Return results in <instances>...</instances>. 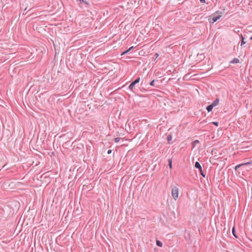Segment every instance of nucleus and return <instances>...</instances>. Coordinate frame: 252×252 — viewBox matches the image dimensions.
I'll use <instances>...</instances> for the list:
<instances>
[{
    "label": "nucleus",
    "mask_w": 252,
    "mask_h": 252,
    "mask_svg": "<svg viewBox=\"0 0 252 252\" xmlns=\"http://www.w3.org/2000/svg\"><path fill=\"white\" fill-rule=\"evenodd\" d=\"M171 194L175 200H177L179 197V189L177 186L172 187Z\"/></svg>",
    "instance_id": "f257e3e1"
},
{
    "label": "nucleus",
    "mask_w": 252,
    "mask_h": 252,
    "mask_svg": "<svg viewBox=\"0 0 252 252\" xmlns=\"http://www.w3.org/2000/svg\"><path fill=\"white\" fill-rule=\"evenodd\" d=\"M221 16V15L220 14H218L217 15H214L212 18H211V21L210 20V22H212L213 23L216 22L218 19H219L220 18V17ZM210 19H209V20H210Z\"/></svg>",
    "instance_id": "f03ea898"
},
{
    "label": "nucleus",
    "mask_w": 252,
    "mask_h": 252,
    "mask_svg": "<svg viewBox=\"0 0 252 252\" xmlns=\"http://www.w3.org/2000/svg\"><path fill=\"white\" fill-rule=\"evenodd\" d=\"M220 100L219 98H217L212 104L211 105L214 107L217 106L219 103Z\"/></svg>",
    "instance_id": "7ed1b4c3"
},
{
    "label": "nucleus",
    "mask_w": 252,
    "mask_h": 252,
    "mask_svg": "<svg viewBox=\"0 0 252 252\" xmlns=\"http://www.w3.org/2000/svg\"><path fill=\"white\" fill-rule=\"evenodd\" d=\"M251 163L248 162H246V163H242V164H239V165H237V166H235V169L236 170H237L239 167H240L241 166H243V165H248V164H250Z\"/></svg>",
    "instance_id": "20e7f679"
},
{
    "label": "nucleus",
    "mask_w": 252,
    "mask_h": 252,
    "mask_svg": "<svg viewBox=\"0 0 252 252\" xmlns=\"http://www.w3.org/2000/svg\"><path fill=\"white\" fill-rule=\"evenodd\" d=\"M195 167L199 169H201L202 168L200 164L197 161L195 163Z\"/></svg>",
    "instance_id": "39448f33"
},
{
    "label": "nucleus",
    "mask_w": 252,
    "mask_h": 252,
    "mask_svg": "<svg viewBox=\"0 0 252 252\" xmlns=\"http://www.w3.org/2000/svg\"><path fill=\"white\" fill-rule=\"evenodd\" d=\"M213 108L214 107L211 104L207 107L206 109L209 112L212 110Z\"/></svg>",
    "instance_id": "423d86ee"
},
{
    "label": "nucleus",
    "mask_w": 252,
    "mask_h": 252,
    "mask_svg": "<svg viewBox=\"0 0 252 252\" xmlns=\"http://www.w3.org/2000/svg\"><path fill=\"white\" fill-rule=\"evenodd\" d=\"M156 244L157 246L161 247L162 246V243L159 240L156 241Z\"/></svg>",
    "instance_id": "0eeeda50"
},
{
    "label": "nucleus",
    "mask_w": 252,
    "mask_h": 252,
    "mask_svg": "<svg viewBox=\"0 0 252 252\" xmlns=\"http://www.w3.org/2000/svg\"><path fill=\"white\" fill-rule=\"evenodd\" d=\"M199 143V141L198 140H196L192 143V147L194 148L198 143Z\"/></svg>",
    "instance_id": "6e6552de"
},
{
    "label": "nucleus",
    "mask_w": 252,
    "mask_h": 252,
    "mask_svg": "<svg viewBox=\"0 0 252 252\" xmlns=\"http://www.w3.org/2000/svg\"><path fill=\"white\" fill-rule=\"evenodd\" d=\"M135 85V84H134V83L133 82L131 83L130 84V85L129 86V88L131 90H132L133 89V88L134 87Z\"/></svg>",
    "instance_id": "1a4fd4ad"
},
{
    "label": "nucleus",
    "mask_w": 252,
    "mask_h": 252,
    "mask_svg": "<svg viewBox=\"0 0 252 252\" xmlns=\"http://www.w3.org/2000/svg\"><path fill=\"white\" fill-rule=\"evenodd\" d=\"M239 60L237 58H234L231 62V63H239Z\"/></svg>",
    "instance_id": "9d476101"
},
{
    "label": "nucleus",
    "mask_w": 252,
    "mask_h": 252,
    "mask_svg": "<svg viewBox=\"0 0 252 252\" xmlns=\"http://www.w3.org/2000/svg\"><path fill=\"white\" fill-rule=\"evenodd\" d=\"M172 135L169 134L167 136V139L168 142H170V141L172 140Z\"/></svg>",
    "instance_id": "9b49d317"
},
{
    "label": "nucleus",
    "mask_w": 252,
    "mask_h": 252,
    "mask_svg": "<svg viewBox=\"0 0 252 252\" xmlns=\"http://www.w3.org/2000/svg\"><path fill=\"white\" fill-rule=\"evenodd\" d=\"M232 234H233V235H234V236L235 238H238V237L237 236V235H236V233H235V227H233V229H232Z\"/></svg>",
    "instance_id": "f8f14e48"
},
{
    "label": "nucleus",
    "mask_w": 252,
    "mask_h": 252,
    "mask_svg": "<svg viewBox=\"0 0 252 252\" xmlns=\"http://www.w3.org/2000/svg\"><path fill=\"white\" fill-rule=\"evenodd\" d=\"M168 162H169V167L171 169V168H172V159H169Z\"/></svg>",
    "instance_id": "ddd939ff"
},
{
    "label": "nucleus",
    "mask_w": 252,
    "mask_h": 252,
    "mask_svg": "<svg viewBox=\"0 0 252 252\" xmlns=\"http://www.w3.org/2000/svg\"><path fill=\"white\" fill-rule=\"evenodd\" d=\"M241 38H242V41H241V45L242 46L243 44H245L246 43V42L244 41V38L243 37L242 35H241Z\"/></svg>",
    "instance_id": "4468645a"
},
{
    "label": "nucleus",
    "mask_w": 252,
    "mask_h": 252,
    "mask_svg": "<svg viewBox=\"0 0 252 252\" xmlns=\"http://www.w3.org/2000/svg\"><path fill=\"white\" fill-rule=\"evenodd\" d=\"M121 140V138H119V137H117V138H115V139H114V141L116 143H118Z\"/></svg>",
    "instance_id": "2eb2a0df"
},
{
    "label": "nucleus",
    "mask_w": 252,
    "mask_h": 252,
    "mask_svg": "<svg viewBox=\"0 0 252 252\" xmlns=\"http://www.w3.org/2000/svg\"><path fill=\"white\" fill-rule=\"evenodd\" d=\"M139 81H140V78H138L137 79H136L134 81H133V82L134 83V84H136L138 83L139 82Z\"/></svg>",
    "instance_id": "dca6fc26"
},
{
    "label": "nucleus",
    "mask_w": 252,
    "mask_h": 252,
    "mask_svg": "<svg viewBox=\"0 0 252 252\" xmlns=\"http://www.w3.org/2000/svg\"><path fill=\"white\" fill-rule=\"evenodd\" d=\"M199 171H200V173L201 174V175L204 177H205V175L204 174L202 170V168L201 169H199Z\"/></svg>",
    "instance_id": "f3484780"
},
{
    "label": "nucleus",
    "mask_w": 252,
    "mask_h": 252,
    "mask_svg": "<svg viewBox=\"0 0 252 252\" xmlns=\"http://www.w3.org/2000/svg\"><path fill=\"white\" fill-rule=\"evenodd\" d=\"M61 239H62V236L60 235V236H59L57 238L56 241H57V242H58V241H59L61 240Z\"/></svg>",
    "instance_id": "a211bd4d"
},
{
    "label": "nucleus",
    "mask_w": 252,
    "mask_h": 252,
    "mask_svg": "<svg viewBox=\"0 0 252 252\" xmlns=\"http://www.w3.org/2000/svg\"><path fill=\"white\" fill-rule=\"evenodd\" d=\"M128 52H129V51H128V50H126V51H124V52H123V53H122V54H121V55H125V54H126V53H128Z\"/></svg>",
    "instance_id": "6ab92c4d"
},
{
    "label": "nucleus",
    "mask_w": 252,
    "mask_h": 252,
    "mask_svg": "<svg viewBox=\"0 0 252 252\" xmlns=\"http://www.w3.org/2000/svg\"><path fill=\"white\" fill-rule=\"evenodd\" d=\"M79 0L80 1V2H84L86 4H87V2L86 1H85L84 0Z\"/></svg>",
    "instance_id": "aec40b11"
},
{
    "label": "nucleus",
    "mask_w": 252,
    "mask_h": 252,
    "mask_svg": "<svg viewBox=\"0 0 252 252\" xmlns=\"http://www.w3.org/2000/svg\"><path fill=\"white\" fill-rule=\"evenodd\" d=\"M154 82L155 81L154 80H153L151 83H150V85L151 86H154Z\"/></svg>",
    "instance_id": "412c9836"
},
{
    "label": "nucleus",
    "mask_w": 252,
    "mask_h": 252,
    "mask_svg": "<svg viewBox=\"0 0 252 252\" xmlns=\"http://www.w3.org/2000/svg\"><path fill=\"white\" fill-rule=\"evenodd\" d=\"M213 124H214L216 126H218V122H213Z\"/></svg>",
    "instance_id": "4be33fe9"
},
{
    "label": "nucleus",
    "mask_w": 252,
    "mask_h": 252,
    "mask_svg": "<svg viewBox=\"0 0 252 252\" xmlns=\"http://www.w3.org/2000/svg\"><path fill=\"white\" fill-rule=\"evenodd\" d=\"M112 153V150H109L107 152V154H110L111 153Z\"/></svg>",
    "instance_id": "5701e85b"
},
{
    "label": "nucleus",
    "mask_w": 252,
    "mask_h": 252,
    "mask_svg": "<svg viewBox=\"0 0 252 252\" xmlns=\"http://www.w3.org/2000/svg\"><path fill=\"white\" fill-rule=\"evenodd\" d=\"M133 46H132V47H130V48L128 49V51H130V50H131V49H133Z\"/></svg>",
    "instance_id": "b1692460"
},
{
    "label": "nucleus",
    "mask_w": 252,
    "mask_h": 252,
    "mask_svg": "<svg viewBox=\"0 0 252 252\" xmlns=\"http://www.w3.org/2000/svg\"><path fill=\"white\" fill-rule=\"evenodd\" d=\"M200 1L201 2H203V3H204L205 2V0H200Z\"/></svg>",
    "instance_id": "393cba45"
},
{
    "label": "nucleus",
    "mask_w": 252,
    "mask_h": 252,
    "mask_svg": "<svg viewBox=\"0 0 252 252\" xmlns=\"http://www.w3.org/2000/svg\"><path fill=\"white\" fill-rule=\"evenodd\" d=\"M26 9H27V8H26L24 9V12H26Z\"/></svg>",
    "instance_id": "a878e982"
},
{
    "label": "nucleus",
    "mask_w": 252,
    "mask_h": 252,
    "mask_svg": "<svg viewBox=\"0 0 252 252\" xmlns=\"http://www.w3.org/2000/svg\"><path fill=\"white\" fill-rule=\"evenodd\" d=\"M26 9H27V8H26L24 9V12H26Z\"/></svg>",
    "instance_id": "bb28decb"
},
{
    "label": "nucleus",
    "mask_w": 252,
    "mask_h": 252,
    "mask_svg": "<svg viewBox=\"0 0 252 252\" xmlns=\"http://www.w3.org/2000/svg\"><path fill=\"white\" fill-rule=\"evenodd\" d=\"M251 39L252 40V36L251 37Z\"/></svg>",
    "instance_id": "cd10ccee"
}]
</instances>
